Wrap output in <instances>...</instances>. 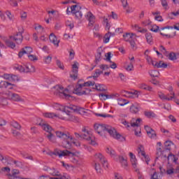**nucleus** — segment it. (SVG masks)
Masks as SVG:
<instances>
[{
	"label": "nucleus",
	"instance_id": "f257e3e1",
	"mask_svg": "<svg viewBox=\"0 0 179 179\" xmlns=\"http://www.w3.org/2000/svg\"><path fill=\"white\" fill-rule=\"evenodd\" d=\"M56 136L62 140V146L65 149H71L72 148V141L73 137L71 135V133L66 131H56Z\"/></svg>",
	"mask_w": 179,
	"mask_h": 179
},
{
	"label": "nucleus",
	"instance_id": "f03ea898",
	"mask_svg": "<svg viewBox=\"0 0 179 179\" xmlns=\"http://www.w3.org/2000/svg\"><path fill=\"white\" fill-rule=\"evenodd\" d=\"M23 33H24V31L22 29V31H20L14 36H10L9 39H6L4 41L6 43V45H7L8 48H11L12 50H14V48H16V44L20 45L22 43H23ZM12 40H14L16 44L13 43Z\"/></svg>",
	"mask_w": 179,
	"mask_h": 179
},
{
	"label": "nucleus",
	"instance_id": "7ed1b4c3",
	"mask_svg": "<svg viewBox=\"0 0 179 179\" xmlns=\"http://www.w3.org/2000/svg\"><path fill=\"white\" fill-rule=\"evenodd\" d=\"M39 126L41 127L42 129L45 132H48V134H45L46 138L50 142H55V139H54L55 136L52 134V127L46 122H41L39 123Z\"/></svg>",
	"mask_w": 179,
	"mask_h": 179
},
{
	"label": "nucleus",
	"instance_id": "20e7f679",
	"mask_svg": "<svg viewBox=\"0 0 179 179\" xmlns=\"http://www.w3.org/2000/svg\"><path fill=\"white\" fill-rule=\"evenodd\" d=\"M82 131L84 134L75 133L76 137L78 138V139H85V141H90L91 145H96V141L93 140L90 132H89V131L85 127L82 129Z\"/></svg>",
	"mask_w": 179,
	"mask_h": 179
},
{
	"label": "nucleus",
	"instance_id": "39448f33",
	"mask_svg": "<svg viewBox=\"0 0 179 179\" xmlns=\"http://www.w3.org/2000/svg\"><path fill=\"white\" fill-rule=\"evenodd\" d=\"M49 174L53 176V178H50V176L47 175H42L39 177L40 179L49 178V179H69L66 178V175H61V173L58 171L57 169L52 168L49 169ZM58 177V178H56Z\"/></svg>",
	"mask_w": 179,
	"mask_h": 179
},
{
	"label": "nucleus",
	"instance_id": "423d86ee",
	"mask_svg": "<svg viewBox=\"0 0 179 179\" xmlns=\"http://www.w3.org/2000/svg\"><path fill=\"white\" fill-rule=\"evenodd\" d=\"M112 128L113 127L108 126L107 124H95L94 125V131L101 136L103 135V132L111 134V132H113V131L111 130Z\"/></svg>",
	"mask_w": 179,
	"mask_h": 179
},
{
	"label": "nucleus",
	"instance_id": "0eeeda50",
	"mask_svg": "<svg viewBox=\"0 0 179 179\" xmlns=\"http://www.w3.org/2000/svg\"><path fill=\"white\" fill-rule=\"evenodd\" d=\"M92 92V90L88 88H83L82 84L78 83L74 88L73 93L77 96H83V94H89Z\"/></svg>",
	"mask_w": 179,
	"mask_h": 179
},
{
	"label": "nucleus",
	"instance_id": "6e6552de",
	"mask_svg": "<svg viewBox=\"0 0 179 179\" xmlns=\"http://www.w3.org/2000/svg\"><path fill=\"white\" fill-rule=\"evenodd\" d=\"M57 92H55L56 96H59V97H62L64 99H68L69 97H71V95L69 94H66L69 92L68 89L64 90V87L57 85L56 86Z\"/></svg>",
	"mask_w": 179,
	"mask_h": 179
},
{
	"label": "nucleus",
	"instance_id": "1a4fd4ad",
	"mask_svg": "<svg viewBox=\"0 0 179 179\" xmlns=\"http://www.w3.org/2000/svg\"><path fill=\"white\" fill-rule=\"evenodd\" d=\"M52 155L59 156V157H65V156H75V154L68 150H55Z\"/></svg>",
	"mask_w": 179,
	"mask_h": 179
},
{
	"label": "nucleus",
	"instance_id": "9d476101",
	"mask_svg": "<svg viewBox=\"0 0 179 179\" xmlns=\"http://www.w3.org/2000/svg\"><path fill=\"white\" fill-rule=\"evenodd\" d=\"M169 90L171 96L170 97H167L166 94L161 92L160 94H159V99H161V100H166L167 101H171L173 99H176V94L174 93V91H173V87H169Z\"/></svg>",
	"mask_w": 179,
	"mask_h": 179
},
{
	"label": "nucleus",
	"instance_id": "9b49d317",
	"mask_svg": "<svg viewBox=\"0 0 179 179\" xmlns=\"http://www.w3.org/2000/svg\"><path fill=\"white\" fill-rule=\"evenodd\" d=\"M95 159L97 160V162H100V163H101L104 169H108V162H107L106 157L101 155V153L95 154Z\"/></svg>",
	"mask_w": 179,
	"mask_h": 179
},
{
	"label": "nucleus",
	"instance_id": "f8f14e48",
	"mask_svg": "<svg viewBox=\"0 0 179 179\" xmlns=\"http://www.w3.org/2000/svg\"><path fill=\"white\" fill-rule=\"evenodd\" d=\"M112 132L109 133V135L114 138V139H117L119 141V142H125L126 139L125 137L122 136L121 134H120L114 127H112L111 129Z\"/></svg>",
	"mask_w": 179,
	"mask_h": 179
},
{
	"label": "nucleus",
	"instance_id": "ddd939ff",
	"mask_svg": "<svg viewBox=\"0 0 179 179\" xmlns=\"http://www.w3.org/2000/svg\"><path fill=\"white\" fill-rule=\"evenodd\" d=\"M137 152L138 153V156H143L147 164H149V162H150V158L149 157V156L146 155V153L145 152V148L143 145H138Z\"/></svg>",
	"mask_w": 179,
	"mask_h": 179
},
{
	"label": "nucleus",
	"instance_id": "4468645a",
	"mask_svg": "<svg viewBox=\"0 0 179 179\" xmlns=\"http://www.w3.org/2000/svg\"><path fill=\"white\" fill-rule=\"evenodd\" d=\"M31 52H33V48L30 46H25L24 48H22L18 52V57L19 58H22L24 54L29 55Z\"/></svg>",
	"mask_w": 179,
	"mask_h": 179
},
{
	"label": "nucleus",
	"instance_id": "2eb2a0df",
	"mask_svg": "<svg viewBox=\"0 0 179 179\" xmlns=\"http://www.w3.org/2000/svg\"><path fill=\"white\" fill-rule=\"evenodd\" d=\"M145 129L146 131L148 136L150 137V139H156V136H157V134L153 129H152L149 126H145Z\"/></svg>",
	"mask_w": 179,
	"mask_h": 179
},
{
	"label": "nucleus",
	"instance_id": "dca6fc26",
	"mask_svg": "<svg viewBox=\"0 0 179 179\" xmlns=\"http://www.w3.org/2000/svg\"><path fill=\"white\" fill-rule=\"evenodd\" d=\"M129 110L131 114H139V111H141V104L136 102L132 103L129 108Z\"/></svg>",
	"mask_w": 179,
	"mask_h": 179
},
{
	"label": "nucleus",
	"instance_id": "f3484780",
	"mask_svg": "<svg viewBox=\"0 0 179 179\" xmlns=\"http://www.w3.org/2000/svg\"><path fill=\"white\" fill-rule=\"evenodd\" d=\"M140 122H142V119L138 118L136 120V122L129 123L127 120H124L122 122V124H123V125H125L126 128H131V127H133L134 128V127H139V123Z\"/></svg>",
	"mask_w": 179,
	"mask_h": 179
},
{
	"label": "nucleus",
	"instance_id": "a211bd4d",
	"mask_svg": "<svg viewBox=\"0 0 179 179\" xmlns=\"http://www.w3.org/2000/svg\"><path fill=\"white\" fill-rule=\"evenodd\" d=\"M8 99L13 101H23V99L19 94L13 92L8 93Z\"/></svg>",
	"mask_w": 179,
	"mask_h": 179
},
{
	"label": "nucleus",
	"instance_id": "6ab92c4d",
	"mask_svg": "<svg viewBox=\"0 0 179 179\" xmlns=\"http://www.w3.org/2000/svg\"><path fill=\"white\" fill-rule=\"evenodd\" d=\"M76 8V5L71 6V13L73 15H75L76 19H82V17L83 16V14L82 13V11H75V9Z\"/></svg>",
	"mask_w": 179,
	"mask_h": 179
},
{
	"label": "nucleus",
	"instance_id": "aec40b11",
	"mask_svg": "<svg viewBox=\"0 0 179 179\" xmlns=\"http://www.w3.org/2000/svg\"><path fill=\"white\" fill-rule=\"evenodd\" d=\"M12 86H15V84L6 81H0V89H6L8 87V89L12 90L13 89Z\"/></svg>",
	"mask_w": 179,
	"mask_h": 179
},
{
	"label": "nucleus",
	"instance_id": "412c9836",
	"mask_svg": "<svg viewBox=\"0 0 179 179\" xmlns=\"http://www.w3.org/2000/svg\"><path fill=\"white\" fill-rule=\"evenodd\" d=\"M67 108H69L70 110H73V111H77L78 113H80L81 114H86V109L85 108L76 106H69L67 107Z\"/></svg>",
	"mask_w": 179,
	"mask_h": 179
},
{
	"label": "nucleus",
	"instance_id": "4be33fe9",
	"mask_svg": "<svg viewBox=\"0 0 179 179\" xmlns=\"http://www.w3.org/2000/svg\"><path fill=\"white\" fill-rule=\"evenodd\" d=\"M87 18L90 22L89 26H93V24H94V22H96V17L94 16L92 12L90 11L87 13Z\"/></svg>",
	"mask_w": 179,
	"mask_h": 179
},
{
	"label": "nucleus",
	"instance_id": "5701e85b",
	"mask_svg": "<svg viewBox=\"0 0 179 179\" xmlns=\"http://www.w3.org/2000/svg\"><path fill=\"white\" fill-rule=\"evenodd\" d=\"M49 40L55 45H57V47L59 45V41L57 40V36H55V34H54V33L50 34V35L49 36Z\"/></svg>",
	"mask_w": 179,
	"mask_h": 179
},
{
	"label": "nucleus",
	"instance_id": "b1692460",
	"mask_svg": "<svg viewBox=\"0 0 179 179\" xmlns=\"http://www.w3.org/2000/svg\"><path fill=\"white\" fill-rule=\"evenodd\" d=\"M129 156L132 167L134 169H136V164H138L136 157L132 152H129Z\"/></svg>",
	"mask_w": 179,
	"mask_h": 179
},
{
	"label": "nucleus",
	"instance_id": "393cba45",
	"mask_svg": "<svg viewBox=\"0 0 179 179\" xmlns=\"http://www.w3.org/2000/svg\"><path fill=\"white\" fill-rule=\"evenodd\" d=\"M103 54V50L99 48L96 50V55H95V63L99 64L101 61V55Z\"/></svg>",
	"mask_w": 179,
	"mask_h": 179
},
{
	"label": "nucleus",
	"instance_id": "a878e982",
	"mask_svg": "<svg viewBox=\"0 0 179 179\" xmlns=\"http://www.w3.org/2000/svg\"><path fill=\"white\" fill-rule=\"evenodd\" d=\"M121 94L124 96V97H131L129 94H131L132 96H135V97H138V92H131L125 90L121 91Z\"/></svg>",
	"mask_w": 179,
	"mask_h": 179
},
{
	"label": "nucleus",
	"instance_id": "bb28decb",
	"mask_svg": "<svg viewBox=\"0 0 179 179\" xmlns=\"http://www.w3.org/2000/svg\"><path fill=\"white\" fill-rule=\"evenodd\" d=\"M145 38L148 44H150V45H153V36H152V34L150 32H147L145 34Z\"/></svg>",
	"mask_w": 179,
	"mask_h": 179
},
{
	"label": "nucleus",
	"instance_id": "cd10ccee",
	"mask_svg": "<svg viewBox=\"0 0 179 179\" xmlns=\"http://www.w3.org/2000/svg\"><path fill=\"white\" fill-rule=\"evenodd\" d=\"M106 153H108V155H110L111 157H115V156L117 155L115 150H114V149H113L111 147H108L106 148Z\"/></svg>",
	"mask_w": 179,
	"mask_h": 179
},
{
	"label": "nucleus",
	"instance_id": "c85d7f7f",
	"mask_svg": "<svg viewBox=\"0 0 179 179\" xmlns=\"http://www.w3.org/2000/svg\"><path fill=\"white\" fill-rule=\"evenodd\" d=\"M29 72H36V68L34 66L29 64L25 66V73H29Z\"/></svg>",
	"mask_w": 179,
	"mask_h": 179
},
{
	"label": "nucleus",
	"instance_id": "c756f323",
	"mask_svg": "<svg viewBox=\"0 0 179 179\" xmlns=\"http://www.w3.org/2000/svg\"><path fill=\"white\" fill-rule=\"evenodd\" d=\"M173 162V163H177V160H178V158L176 157V155H173L172 153H170L168 155V162Z\"/></svg>",
	"mask_w": 179,
	"mask_h": 179
},
{
	"label": "nucleus",
	"instance_id": "7c9ffc66",
	"mask_svg": "<svg viewBox=\"0 0 179 179\" xmlns=\"http://www.w3.org/2000/svg\"><path fill=\"white\" fill-rule=\"evenodd\" d=\"M144 115L147 117V118H155L156 114L153 111H144Z\"/></svg>",
	"mask_w": 179,
	"mask_h": 179
},
{
	"label": "nucleus",
	"instance_id": "2f4dec72",
	"mask_svg": "<svg viewBox=\"0 0 179 179\" xmlns=\"http://www.w3.org/2000/svg\"><path fill=\"white\" fill-rule=\"evenodd\" d=\"M173 145H174V143H173L172 141H166L164 143V146H165V149L166 150H171V146H173Z\"/></svg>",
	"mask_w": 179,
	"mask_h": 179
},
{
	"label": "nucleus",
	"instance_id": "473e14b6",
	"mask_svg": "<svg viewBox=\"0 0 179 179\" xmlns=\"http://www.w3.org/2000/svg\"><path fill=\"white\" fill-rule=\"evenodd\" d=\"M155 66L157 69L159 68L166 69L167 68V64L164 63L163 61H159V62L155 64Z\"/></svg>",
	"mask_w": 179,
	"mask_h": 179
},
{
	"label": "nucleus",
	"instance_id": "72a5a7b5",
	"mask_svg": "<svg viewBox=\"0 0 179 179\" xmlns=\"http://www.w3.org/2000/svg\"><path fill=\"white\" fill-rule=\"evenodd\" d=\"M132 36H135V34L127 33L123 35V38H124L126 41H131L132 40Z\"/></svg>",
	"mask_w": 179,
	"mask_h": 179
},
{
	"label": "nucleus",
	"instance_id": "f704fd0d",
	"mask_svg": "<svg viewBox=\"0 0 179 179\" xmlns=\"http://www.w3.org/2000/svg\"><path fill=\"white\" fill-rule=\"evenodd\" d=\"M134 29H135L136 30H137V31H138V33L145 34V33H147V32H148V29H143V28L139 27V25H138V24H135V25H134Z\"/></svg>",
	"mask_w": 179,
	"mask_h": 179
},
{
	"label": "nucleus",
	"instance_id": "c9c22d12",
	"mask_svg": "<svg viewBox=\"0 0 179 179\" xmlns=\"http://www.w3.org/2000/svg\"><path fill=\"white\" fill-rule=\"evenodd\" d=\"M168 58L169 59H170V61H176L178 57H177V55L176 54V52H171L169 54Z\"/></svg>",
	"mask_w": 179,
	"mask_h": 179
},
{
	"label": "nucleus",
	"instance_id": "e433bc0d",
	"mask_svg": "<svg viewBox=\"0 0 179 179\" xmlns=\"http://www.w3.org/2000/svg\"><path fill=\"white\" fill-rule=\"evenodd\" d=\"M128 103H129V101H128L127 99H118L117 100V104L119 106H121V107H123V106L128 104Z\"/></svg>",
	"mask_w": 179,
	"mask_h": 179
},
{
	"label": "nucleus",
	"instance_id": "4c0bfd02",
	"mask_svg": "<svg viewBox=\"0 0 179 179\" xmlns=\"http://www.w3.org/2000/svg\"><path fill=\"white\" fill-rule=\"evenodd\" d=\"M94 87L93 89H96V90H98L99 92H106V89L103 87V85L100 84H94Z\"/></svg>",
	"mask_w": 179,
	"mask_h": 179
},
{
	"label": "nucleus",
	"instance_id": "58836bf2",
	"mask_svg": "<svg viewBox=\"0 0 179 179\" xmlns=\"http://www.w3.org/2000/svg\"><path fill=\"white\" fill-rule=\"evenodd\" d=\"M111 37V32L108 31V33H106L103 37V43L105 44H107V43H108V41H110V38Z\"/></svg>",
	"mask_w": 179,
	"mask_h": 179
},
{
	"label": "nucleus",
	"instance_id": "ea45409f",
	"mask_svg": "<svg viewBox=\"0 0 179 179\" xmlns=\"http://www.w3.org/2000/svg\"><path fill=\"white\" fill-rule=\"evenodd\" d=\"M96 85V83L94 81H87L86 83H84L83 84H81L83 85V87H89L90 86H94Z\"/></svg>",
	"mask_w": 179,
	"mask_h": 179
},
{
	"label": "nucleus",
	"instance_id": "a19ab883",
	"mask_svg": "<svg viewBox=\"0 0 179 179\" xmlns=\"http://www.w3.org/2000/svg\"><path fill=\"white\" fill-rule=\"evenodd\" d=\"M140 89H143V90H148V92H152V87L146 85V84H141L140 85Z\"/></svg>",
	"mask_w": 179,
	"mask_h": 179
},
{
	"label": "nucleus",
	"instance_id": "79ce46f5",
	"mask_svg": "<svg viewBox=\"0 0 179 179\" xmlns=\"http://www.w3.org/2000/svg\"><path fill=\"white\" fill-rule=\"evenodd\" d=\"M13 163L16 166V167H18L19 169H23V162L20 161L13 160Z\"/></svg>",
	"mask_w": 179,
	"mask_h": 179
},
{
	"label": "nucleus",
	"instance_id": "37998d69",
	"mask_svg": "<svg viewBox=\"0 0 179 179\" xmlns=\"http://www.w3.org/2000/svg\"><path fill=\"white\" fill-rule=\"evenodd\" d=\"M99 97H101V100H107L108 99H112L113 96L112 95H108L106 94H99Z\"/></svg>",
	"mask_w": 179,
	"mask_h": 179
},
{
	"label": "nucleus",
	"instance_id": "c03bdc74",
	"mask_svg": "<svg viewBox=\"0 0 179 179\" xmlns=\"http://www.w3.org/2000/svg\"><path fill=\"white\" fill-rule=\"evenodd\" d=\"M161 3H162V6L164 8V9H165V10H167L169 9V3H167V0H161Z\"/></svg>",
	"mask_w": 179,
	"mask_h": 179
},
{
	"label": "nucleus",
	"instance_id": "a18cd8bd",
	"mask_svg": "<svg viewBox=\"0 0 179 179\" xmlns=\"http://www.w3.org/2000/svg\"><path fill=\"white\" fill-rule=\"evenodd\" d=\"M0 160L3 163H6L7 162H9V160H10V157L8 156L3 157L2 155L0 154Z\"/></svg>",
	"mask_w": 179,
	"mask_h": 179
},
{
	"label": "nucleus",
	"instance_id": "49530a36",
	"mask_svg": "<svg viewBox=\"0 0 179 179\" xmlns=\"http://www.w3.org/2000/svg\"><path fill=\"white\" fill-rule=\"evenodd\" d=\"M96 117H103V118H113V115L109 114H101V113H95Z\"/></svg>",
	"mask_w": 179,
	"mask_h": 179
},
{
	"label": "nucleus",
	"instance_id": "de8ad7c7",
	"mask_svg": "<svg viewBox=\"0 0 179 179\" xmlns=\"http://www.w3.org/2000/svg\"><path fill=\"white\" fill-rule=\"evenodd\" d=\"M101 73H103V71H100L99 69L95 70V73H94L93 76L94 80H96V79H97V78H99V76H100Z\"/></svg>",
	"mask_w": 179,
	"mask_h": 179
},
{
	"label": "nucleus",
	"instance_id": "09e8293b",
	"mask_svg": "<svg viewBox=\"0 0 179 179\" xmlns=\"http://www.w3.org/2000/svg\"><path fill=\"white\" fill-rule=\"evenodd\" d=\"M11 125L13 128H15V129H20V128H22V126H20V124L16 121H13L11 122Z\"/></svg>",
	"mask_w": 179,
	"mask_h": 179
},
{
	"label": "nucleus",
	"instance_id": "8fccbe9b",
	"mask_svg": "<svg viewBox=\"0 0 179 179\" xmlns=\"http://www.w3.org/2000/svg\"><path fill=\"white\" fill-rule=\"evenodd\" d=\"M21 156L24 157V159H29V160H33V156L29 155V154L26 152H21L20 153Z\"/></svg>",
	"mask_w": 179,
	"mask_h": 179
},
{
	"label": "nucleus",
	"instance_id": "3c124183",
	"mask_svg": "<svg viewBox=\"0 0 179 179\" xmlns=\"http://www.w3.org/2000/svg\"><path fill=\"white\" fill-rule=\"evenodd\" d=\"M94 169L97 173L101 174V166H100V164L95 163Z\"/></svg>",
	"mask_w": 179,
	"mask_h": 179
},
{
	"label": "nucleus",
	"instance_id": "603ef678",
	"mask_svg": "<svg viewBox=\"0 0 179 179\" xmlns=\"http://www.w3.org/2000/svg\"><path fill=\"white\" fill-rule=\"evenodd\" d=\"M44 117L45 118H54V117H57V115L52 113H46L44 114Z\"/></svg>",
	"mask_w": 179,
	"mask_h": 179
},
{
	"label": "nucleus",
	"instance_id": "864d4df0",
	"mask_svg": "<svg viewBox=\"0 0 179 179\" xmlns=\"http://www.w3.org/2000/svg\"><path fill=\"white\" fill-rule=\"evenodd\" d=\"M150 31H153L154 33H158L159 30V27L157 25H152L151 29H150Z\"/></svg>",
	"mask_w": 179,
	"mask_h": 179
},
{
	"label": "nucleus",
	"instance_id": "5fc2aeb1",
	"mask_svg": "<svg viewBox=\"0 0 179 179\" xmlns=\"http://www.w3.org/2000/svg\"><path fill=\"white\" fill-rule=\"evenodd\" d=\"M78 69H79V67H78V64H76V63L73 64V66H72V72H73V73H78Z\"/></svg>",
	"mask_w": 179,
	"mask_h": 179
},
{
	"label": "nucleus",
	"instance_id": "6e6d98bb",
	"mask_svg": "<svg viewBox=\"0 0 179 179\" xmlns=\"http://www.w3.org/2000/svg\"><path fill=\"white\" fill-rule=\"evenodd\" d=\"M66 27H69L70 30H72V29H73L75 27L73 22H71V21H66Z\"/></svg>",
	"mask_w": 179,
	"mask_h": 179
},
{
	"label": "nucleus",
	"instance_id": "4d7b16f0",
	"mask_svg": "<svg viewBox=\"0 0 179 179\" xmlns=\"http://www.w3.org/2000/svg\"><path fill=\"white\" fill-rule=\"evenodd\" d=\"M152 171H154L153 174L151 176V179H159V176L157 175V172H156V169H151Z\"/></svg>",
	"mask_w": 179,
	"mask_h": 179
},
{
	"label": "nucleus",
	"instance_id": "13d9d810",
	"mask_svg": "<svg viewBox=\"0 0 179 179\" xmlns=\"http://www.w3.org/2000/svg\"><path fill=\"white\" fill-rule=\"evenodd\" d=\"M28 58L29 61H37L38 58L36 55H28Z\"/></svg>",
	"mask_w": 179,
	"mask_h": 179
},
{
	"label": "nucleus",
	"instance_id": "bf43d9fd",
	"mask_svg": "<svg viewBox=\"0 0 179 179\" xmlns=\"http://www.w3.org/2000/svg\"><path fill=\"white\" fill-rule=\"evenodd\" d=\"M15 69L19 71L20 72H26V67H23L22 66H15Z\"/></svg>",
	"mask_w": 179,
	"mask_h": 179
},
{
	"label": "nucleus",
	"instance_id": "052dcab7",
	"mask_svg": "<svg viewBox=\"0 0 179 179\" xmlns=\"http://www.w3.org/2000/svg\"><path fill=\"white\" fill-rule=\"evenodd\" d=\"M134 69V62H131L126 67V70L131 71Z\"/></svg>",
	"mask_w": 179,
	"mask_h": 179
},
{
	"label": "nucleus",
	"instance_id": "680f3d73",
	"mask_svg": "<svg viewBox=\"0 0 179 179\" xmlns=\"http://www.w3.org/2000/svg\"><path fill=\"white\" fill-rule=\"evenodd\" d=\"M52 59V57L51 56H48L44 58V62L45 64H50L51 61Z\"/></svg>",
	"mask_w": 179,
	"mask_h": 179
},
{
	"label": "nucleus",
	"instance_id": "e2e57ef3",
	"mask_svg": "<svg viewBox=\"0 0 179 179\" xmlns=\"http://www.w3.org/2000/svg\"><path fill=\"white\" fill-rule=\"evenodd\" d=\"M8 2L11 6H14V7L17 6V1L15 0H8Z\"/></svg>",
	"mask_w": 179,
	"mask_h": 179
},
{
	"label": "nucleus",
	"instance_id": "0e129e2a",
	"mask_svg": "<svg viewBox=\"0 0 179 179\" xmlns=\"http://www.w3.org/2000/svg\"><path fill=\"white\" fill-rule=\"evenodd\" d=\"M56 64H57L58 68H59L60 69H64V64H62V63L61 62V61H59V60L57 59V60L56 61Z\"/></svg>",
	"mask_w": 179,
	"mask_h": 179
},
{
	"label": "nucleus",
	"instance_id": "69168bd1",
	"mask_svg": "<svg viewBox=\"0 0 179 179\" xmlns=\"http://www.w3.org/2000/svg\"><path fill=\"white\" fill-rule=\"evenodd\" d=\"M105 56L106 57V61H108V62H113L111 61V53L110 52L106 53Z\"/></svg>",
	"mask_w": 179,
	"mask_h": 179
},
{
	"label": "nucleus",
	"instance_id": "338daca9",
	"mask_svg": "<svg viewBox=\"0 0 179 179\" xmlns=\"http://www.w3.org/2000/svg\"><path fill=\"white\" fill-rule=\"evenodd\" d=\"M142 24L143 26H150V24H152V21H150V20H147L143 21Z\"/></svg>",
	"mask_w": 179,
	"mask_h": 179
},
{
	"label": "nucleus",
	"instance_id": "774afa93",
	"mask_svg": "<svg viewBox=\"0 0 179 179\" xmlns=\"http://www.w3.org/2000/svg\"><path fill=\"white\" fill-rule=\"evenodd\" d=\"M0 104L1 106H8V100L6 99H3L0 101Z\"/></svg>",
	"mask_w": 179,
	"mask_h": 179
}]
</instances>
